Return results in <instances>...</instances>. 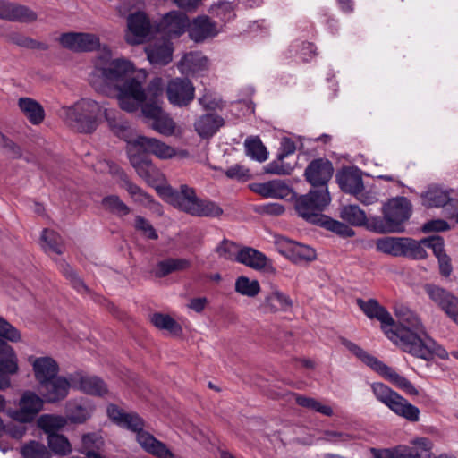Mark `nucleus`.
<instances>
[{
  "mask_svg": "<svg viewBox=\"0 0 458 458\" xmlns=\"http://www.w3.org/2000/svg\"><path fill=\"white\" fill-rule=\"evenodd\" d=\"M394 313L399 324L396 325L394 321V326H389V330L397 333L403 329L414 339L410 337L403 339L401 335H398L396 339H390L394 344L399 345L403 352L424 360H431L434 356L440 359L447 358L448 353L445 349L427 335L420 318L414 311L408 307L400 306L395 308Z\"/></svg>",
  "mask_w": 458,
  "mask_h": 458,
  "instance_id": "1",
  "label": "nucleus"
},
{
  "mask_svg": "<svg viewBox=\"0 0 458 458\" xmlns=\"http://www.w3.org/2000/svg\"><path fill=\"white\" fill-rule=\"evenodd\" d=\"M330 201V193L326 191L320 192L310 189L306 194L293 193L294 210L305 222L320 226L342 238L354 236L355 232L352 228L323 214Z\"/></svg>",
  "mask_w": 458,
  "mask_h": 458,
  "instance_id": "2",
  "label": "nucleus"
},
{
  "mask_svg": "<svg viewBox=\"0 0 458 458\" xmlns=\"http://www.w3.org/2000/svg\"><path fill=\"white\" fill-rule=\"evenodd\" d=\"M157 193L179 210L197 217H219L224 210L216 202L197 196L194 188L182 184L177 191L171 186L156 187Z\"/></svg>",
  "mask_w": 458,
  "mask_h": 458,
  "instance_id": "3",
  "label": "nucleus"
},
{
  "mask_svg": "<svg viewBox=\"0 0 458 458\" xmlns=\"http://www.w3.org/2000/svg\"><path fill=\"white\" fill-rule=\"evenodd\" d=\"M412 215V205L403 196L389 199L382 206V216L369 219V228L379 233H400Z\"/></svg>",
  "mask_w": 458,
  "mask_h": 458,
  "instance_id": "4",
  "label": "nucleus"
},
{
  "mask_svg": "<svg viewBox=\"0 0 458 458\" xmlns=\"http://www.w3.org/2000/svg\"><path fill=\"white\" fill-rule=\"evenodd\" d=\"M0 390L11 386V377L19 370L18 358L13 348L6 341L17 343L20 331L0 316Z\"/></svg>",
  "mask_w": 458,
  "mask_h": 458,
  "instance_id": "5",
  "label": "nucleus"
},
{
  "mask_svg": "<svg viewBox=\"0 0 458 458\" xmlns=\"http://www.w3.org/2000/svg\"><path fill=\"white\" fill-rule=\"evenodd\" d=\"M341 343L358 359L365 363L371 369L378 373L385 379L411 396H417L419 391L413 384L405 377L399 375L393 368L387 366L377 357L368 353L361 347L346 338H342Z\"/></svg>",
  "mask_w": 458,
  "mask_h": 458,
  "instance_id": "6",
  "label": "nucleus"
},
{
  "mask_svg": "<svg viewBox=\"0 0 458 458\" xmlns=\"http://www.w3.org/2000/svg\"><path fill=\"white\" fill-rule=\"evenodd\" d=\"M104 108L105 103L91 98H81L65 109V119L69 125L79 132L91 133L98 128Z\"/></svg>",
  "mask_w": 458,
  "mask_h": 458,
  "instance_id": "7",
  "label": "nucleus"
},
{
  "mask_svg": "<svg viewBox=\"0 0 458 458\" xmlns=\"http://www.w3.org/2000/svg\"><path fill=\"white\" fill-rule=\"evenodd\" d=\"M122 427L135 432L139 445L148 454L157 458H173L174 455L166 445L144 430L145 421L137 413H127Z\"/></svg>",
  "mask_w": 458,
  "mask_h": 458,
  "instance_id": "8",
  "label": "nucleus"
},
{
  "mask_svg": "<svg viewBox=\"0 0 458 458\" xmlns=\"http://www.w3.org/2000/svg\"><path fill=\"white\" fill-rule=\"evenodd\" d=\"M371 388L377 400L387 406L396 415L411 422L419 421L420 409L397 392L383 383H373Z\"/></svg>",
  "mask_w": 458,
  "mask_h": 458,
  "instance_id": "9",
  "label": "nucleus"
},
{
  "mask_svg": "<svg viewBox=\"0 0 458 458\" xmlns=\"http://www.w3.org/2000/svg\"><path fill=\"white\" fill-rule=\"evenodd\" d=\"M356 303L369 318H376L381 323V329L388 339H396L398 335H401L403 339H409V337L414 339L411 335L408 334V332L403 329L399 330V332L397 331V333L389 330V326H394V318L389 311L384 306L380 305L376 299L364 301L359 298L356 300Z\"/></svg>",
  "mask_w": 458,
  "mask_h": 458,
  "instance_id": "10",
  "label": "nucleus"
},
{
  "mask_svg": "<svg viewBox=\"0 0 458 458\" xmlns=\"http://www.w3.org/2000/svg\"><path fill=\"white\" fill-rule=\"evenodd\" d=\"M334 171L333 164L329 159L318 157L308 164L303 175L312 190L329 192L328 182L333 177Z\"/></svg>",
  "mask_w": 458,
  "mask_h": 458,
  "instance_id": "11",
  "label": "nucleus"
},
{
  "mask_svg": "<svg viewBox=\"0 0 458 458\" xmlns=\"http://www.w3.org/2000/svg\"><path fill=\"white\" fill-rule=\"evenodd\" d=\"M118 89V101L122 110L132 113L146 100L142 82L136 78L124 81Z\"/></svg>",
  "mask_w": 458,
  "mask_h": 458,
  "instance_id": "12",
  "label": "nucleus"
},
{
  "mask_svg": "<svg viewBox=\"0 0 458 458\" xmlns=\"http://www.w3.org/2000/svg\"><path fill=\"white\" fill-rule=\"evenodd\" d=\"M128 157L138 175L149 185H154L161 181L163 175L160 170L152 163L151 158L144 150L133 146V148L128 151Z\"/></svg>",
  "mask_w": 458,
  "mask_h": 458,
  "instance_id": "13",
  "label": "nucleus"
},
{
  "mask_svg": "<svg viewBox=\"0 0 458 458\" xmlns=\"http://www.w3.org/2000/svg\"><path fill=\"white\" fill-rule=\"evenodd\" d=\"M44 402L42 396L30 390L24 391L19 400V408L10 411L9 414L15 421L32 422L43 409Z\"/></svg>",
  "mask_w": 458,
  "mask_h": 458,
  "instance_id": "14",
  "label": "nucleus"
},
{
  "mask_svg": "<svg viewBox=\"0 0 458 458\" xmlns=\"http://www.w3.org/2000/svg\"><path fill=\"white\" fill-rule=\"evenodd\" d=\"M134 66L130 61L124 59H114L106 67L98 69L99 76L102 77L104 82L116 89L130 80L129 76L133 72Z\"/></svg>",
  "mask_w": 458,
  "mask_h": 458,
  "instance_id": "15",
  "label": "nucleus"
},
{
  "mask_svg": "<svg viewBox=\"0 0 458 458\" xmlns=\"http://www.w3.org/2000/svg\"><path fill=\"white\" fill-rule=\"evenodd\" d=\"M424 290L429 299L458 324V298L445 288L433 284H425Z\"/></svg>",
  "mask_w": 458,
  "mask_h": 458,
  "instance_id": "16",
  "label": "nucleus"
},
{
  "mask_svg": "<svg viewBox=\"0 0 458 458\" xmlns=\"http://www.w3.org/2000/svg\"><path fill=\"white\" fill-rule=\"evenodd\" d=\"M235 261L256 271L276 274V269L272 260L263 252L248 246L240 248L236 253Z\"/></svg>",
  "mask_w": 458,
  "mask_h": 458,
  "instance_id": "17",
  "label": "nucleus"
},
{
  "mask_svg": "<svg viewBox=\"0 0 458 458\" xmlns=\"http://www.w3.org/2000/svg\"><path fill=\"white\" fill-rule=\"evenodd\" d=\"M71 386L72 383L70 378L56 376L40 384L38 389L46 403H55L67 397Z\"/></svg>",
  "mask_w": 458,
  "mask_h": 458,
  "instance_id": "18",
  "label": "nucleus"
},
{
  "mask_svg": "<svg viewBox=\"0 0 458 458\" xmlns=\"http://www.w3.org/2000/svg\"><path fill=\"white\" fill-rule=\"evenodd\" d=\"M194 90L195 89L189 79L175 78L169 81L166 95L171 104L186 106L193 100Z\"/></svg>",
  "mask_w": 458,
  "mask_h": 458,
  "instance_id": "19",
  "label": "nucleus"
},
{
  "mask_svg": "<svg viewBox=\"0 0 458 458\" xmlns=\"http://www.w3.org/2000/svg\"><path fill=\"white\" fill-rule=\"evenodd\" d=\"M61 45L74 52H90L99 47V38L94 34L81 32L63 33L60 36Z\"/></svg>",
  "mask_w": 458,
  "mask_h": 458,
  "instance_id": "20",
  "label": "nucleus"
},
{
  "mask_svg": "<svg viewBox=\"0 0 458 458\" xmlns=\"http://www.w3.org/2000/svg\"><path fill=\"white\" fill-rule=\"evenodd\" d=\"M127 24L131 35L126 36V41L131 45L144 43L151 32L149 18L144 12L131 13L127 18Z\"/></svg>",
  "mask_w": 458,
  "mask_h": 458,
  "instance_id": "21",
  "label": "nucleus"
},
{
  "mask_svg": "<svg viewBox=\"0 0 458 458\" xmlns=\"http://www.w3.org/2000/svg\"><path fill=\"white\" fill-rule=\"evenodd\" d=\"M293 305L290 296L282 292L276 285L271 284L270 291L264 294L259 304V310L264 313L286 312Z\"/></svg>",
  "mask_w": 458,
  "mask_h": 458,
  "instance_id": "22",
  "label": "nucleus"
},
{
  "mask_svg": "<svg viewBox=\"0 0 458 458\" xmlns=\"http://www.w3.org/2000/svg\"><path fill=\"white\" fill-rule=\"evenodd\" d=\"M70 379L73 387L87 394L104 396L108 393L105 381L97 376H88L82 372H76L70 375Z\"/></svg>",
  "mask_w": 458,
  "mask_h": 458,
  "instance_id": "23",
  "label": "nucleus"
},
{
  "mask_svg": "<svg viewBox=\"0 0 458 458\" xmlns=\"http://www.w3.org/2000/svg\"><path fill=\"white\" fill-rule=\"evenodd\" d=\"M281 252L294 263L312 261L316 259V251L308 245L299 243L283 237L278 241Z\"/></svg>",
  "mask_w": 458,
  "mask_h": 458,
  "instance_id": "24",
  "label": "nucleus"
},
{
  "mask_svg": "<svg viewBox=\"0 0 458 458\" xmlns=\"http://www.w3.org/2000/svg\"><path fill=\"white\" fill-rule=\"evenodd\" d=\"M189 37L196 43L205 41L209 38H214L218 34L217 22L212 21L207 15H200L194 18L189 23Z\"/></svg>",
  "mask_w": 458,
  "mask_h": 458,
  "instance_id": "25",
  "label": "nucleus"
},
{
  "mask_svg": "<svg viewBox=\"0 0 458 458\" xmlns=\"http://www.w3.org/2000/svg\"><path fill=\"white\" fill-rule=\"evenodd\" d=\"M432 443L426 437L419 439L415 446L398 445L384 454L386 458H432Z\"/></svg>",
  "mask_w": 458,
  "mask_h": 458,
  "instance_id": "26",
  "label": "nucleus"
},
{
  "mask_svg": "<svg viewBox=\"0 0 458 458\" xmlns=\"http://www.w3.org/2000/svg\"><path fill=\"white\" fill-rule=\"evenodd\" d=\"M28 360L32 366L34 376L38 386L58 376L59 365L52 357L30 356Z\"/></svg>",
  "mask_w": 458,
  "mask_h": 458,
  "instance_id": "27",
  "label": "nucleus"
},
{
  "mask_svg": "<svg viewBox=\"0 0 458 458\" xmlns=\"http://www.w3.org/2000/svg\"><path fill=\"white\" fill-rule=\"evenodd\" d=\"M335 180L339 188L345 193L359 194L363 191V180L357 169L344 166L337 171Z\"/></svg>",
  "mask_w": 458,
  "mask_h": 458,
  "instance_id": "28",
  "label": "nucleus"
},
{
  "mask_svg": "<svg viewBox=\"0 0 458 458\" xmlns=\"http://www.w3.org/2000/svg\"><path fill=\"white\" fill-rule=\"evenodd\" d=\"M133 145L144 150L148 156L153 154L161 159L172 158L176 154L174 148L155 138L138 136Z\"/></svg>",
  "mask_w": 458,
  "mask_h": 458,
  "instance_id": "29",
  "label": "nucleus"
},
{
  "mask_svg": "<svg viewBox=\"0 0 458 458\" xmlns=\"http://www.w3.org/2000/svg\"><path fill=\"white\" fill-rule=\"evenodd\" d=\"M173 51V44L166 39L154 41L145 47L147 58L150 64L161 66L172 61Z\"/></svg>",
  "mask_w": 458,
  "mask_h": 458,
  "instance_id": "30",
  "label": "nucleus"
},
{
  "mask_svg": "<svg viewBox=\"0 0 458 458\" xmlns=\"http://www.w3.org/2000/svg\"><path fill=\"white\" fill-rule=\"evenodd\" d=\"M94 410L95 406L89 400H71L65 406V418L67 421L82 424L92 416Z\"/></svg>",
  "mask_w": 458,
  "mask_h": 458,
  "instance_id": "31",
  "label": "nucleus"
},
{
  "mask_svg": "<svg viewBox=\"0 0 458 458\" xmlns=\"http://www.w3.org/2000/svg\"><path fill=\"white\" fill-rule=\"evenodd\" d=\"M189 23L186 14L173 11L163 17L161 25L169 36L179 37L188 30Z\"/></svg>",
  "mask_w": 458,
  "mask_h": 458,
  "instance_id": "32",
  "label": "nucleus"
},
{
  "mask_svg": "<svg viewBox=\"0 0 458 458\" xmlns=\"http://www.w3.org/2000/svg\"><path fill=\"white\" fill-rule=\"evenodd\" d=\"M452 190H446L437 185H431L421 193V204L427 208H440L452 200Z\"/></svg>",
  "mask_w": 458,
  "mask_h": 458,
  "instance_id": "33",
  "label": "nucleus"
},
{
  "mask_svg": "<svg viewBox=\"0 0 458 458\" xmlns=\"http://www.w3.org/2000/svg\"><path fill=\"white\" fill-rule=\"evenodd\" d=\"M208 59L200 52L186 53L178 63V68L186 75L194 74L208 69Z\"/></svg>",
  "mask_w": 458,
  "mask_h": 458,
  "instance_id": "34",
  "label": "nucleus"
},
{
  "mask_svg": "<svg viewBox=\"0 0 458 458\" xmlns=\"http://www.w3.org/2000/svg\"><path fill=\"white\" fill-rule=\"evenodd\" d=\"M225 124L220 115L207 114L201 115L194 123L195 131L203 139L212 137Z\"/></svg>",
  "mask_w": 458,
  "mask_h": 458,
  "instance_id": "35",
  "label": "nucleus"
},
{
  "mask_svg": "<svg viewBox=\"0 0 458 458\" xmlns=\"http://www.w3.org/2000/svg\"><path fill=\"white\" fill-rule=\"evenodd\" d=\"M339 217L348 225L352 226H364L369 225V219L363 209L356 204L344 205L339 208Z\"/></svg>",
  "mask_w": 458,
  "mask_h": 458,
  "instance_id": "36",
  "label": "nucleus"
},
{
  "mask_svg": "<svg viewBox=\"0 0 458 458\" xmlns=\"http://www.w3.org/2000/svg\"><path fill=\"white\" fill-rule=\"evenodd\" d=\"M18 106L30 123L40 124L45 118V110L41 104L31 98H20Z\"/></svg>",
  "mask_w": 458,
  "mask_h": 458,
  "instance_id": "37",
  "label": "nucleus"
},
{
  "mask_svg": "<svg viewBox=\"0 0 458 458\" xmlns=\"http://www.w3.org/2000/svg\"><path fill=\"white\" fill-rule=\"evenodd\" d=\"M104 116L111 131L119 138L126 140L130 133V124L121 113L114 109L104 108Z\"/></svg>",
  "mask_w": 458,
  "mask_h": 458,
  "instance_id": "38",
  "label": "nucleus"
},
{
  "mask_svg": "<svg viewBox=\"0 0 458 458\" xmlns=\"http://www.w3.org/2000/svg\"><path fill=\"white\" fill-rule=\"evenodd\" d=\"M423 239L418 241L410 237H403L402 256L411 260H422L428 258Z\"/></svg>",
  "mask_w": 458,
  "mask_h": 458,
  "instance_id": "39",
  "label": "nucleus"
},
{
  "mask_svg": "<svg viewBox=\"0 0 458 458\" xmlns=\"http://www.w3.org/2000/svg\"><path fill=\"white\" fill-rule=\"evenodd\" d=\"M190 267L191 261L186 259H166L157 264L155 276L162 278L173 272L186 270Z\"/></svg>",
  "mask_w": 458,
  "mask_h": 458,
  "instance_id": "40",
  "label": "nucleus"
},
{
  "mask_svg": "<svg viewBox=\"0 0 458 458\" xmlns=\"http://www.w3.org/2000/svg\"><path fill=\"white\" fill-rule=\"evenodd\" d=\"M38 427L47 436L58 434L67 425V419L62 415L43 414L37 420Z\"/></svg>",
  "mask_w": 458,
  "mask_h": 458,
  "instance_id": "41",
  "label": "nucleus"
},
{
  "mask_svg": "<svg viewBox=\"0 0 458 458\" xmlns=\"http://www.w3.org/2000/svg\"><path fill=\"white\" fill-rule=\"evenodd\" d=\"M151 323L160 330H166L171 335L178 336L182 333V326L170 315L156 312L150 317Z\"/></svg>",
  "mask_w": 458,
  "mask_h": 458,
  "instance_id": "42",
  "label": "nucleus"
},
{
  "mask_svg": "<svg viewBox=\"0 0 458 458\" xmlns=\"http://www.w3.org/2000/svg\"><path fill=\"white\" fill-rule=\"evenodd\" d=\"M101 206L106 212L118 217L125 216L131 211V208L115 194L104 197L101 200Z\"/></svg>",
  "mask_w": 458,
  "mask_h": 458,
  "instance_id": "43",
  "label": "nucleus"
},
{
  "mask_svg": "<svg viewBox=\"0 0 458 458\" xmlns=\"http://www.w3.org/2000/svg\"><path fill=\"white\" fill-rule=\"evenodd\" d=\"M37 18V13L28 6L13 3L9 4L7 21L30 23L35 21Z\"/></svg>",
  "mask_w": 458,
  "mask_h": 458,
  "instance_id": "44",
  "label": "nucleus"
},
{
  "mask_svg": "<svg viewBox=\"0 0 458 458\" xmlns=\"http://www.w3.org/2000/svg\"><path fill=\"white\" fill-rule=\"evenodd\" d=\"M403 237L386 236L377 239V250L393 257H401Z\"/></svg>",
  "mask_w": 458,
  "mask_h": 458,
  "instance_id": "45",
  "label": "nucleus"
},
{
  "mask_svg": "<svg viewBox=\"0 0 458 458\" xmlns=\"http://www.w3.org/2000/svg\"><path fill=\"white\" fill-rule=\"evenodd\" d=\"M246 155L258 162L267 159V151L259 136L248 137L244 142Z\"/></svg>",
  "mask_w": 458,
  "mask_h": 458,
  "instance_id": "46",
  "label": "nucleus"
},
{
  "mask_svg": "<svg viewBox=\"0 0 458 458\" xmlns=\"http://www.w3.org/2000/svg\"><path fill=\"white\" fill-rule=\"evenodd\" d=\"M234 289L239 294L250 298L256 297L261 291L260 284L258 280H250L245 276H241L236 279Z\"/></svg>",
  "mask_w": 458,
  "mask_h": 458,
  "instance_id": "47",
  "label": "nucleus"
},
{
  "mask_svg": "<svg viewBox=\"0 0 458 458\" xmlns=\"http://www.w3.org/2000/svg\"><path fill=\"white\" fill-rule=\"evenodd\" d=\"M294 397L295 403L299 406L310 409L327 417H331L334 414L333 409L330 406L322 404L315 398L308 397L300 394H294Z\"/></svg>",
  "mask_w": 458,
  "mask_h": 458,
  "instance_id": "48",
  "label": "nucleus"
},
{
  "mask_svg": "<svg viewBox=\"0 0 458 458\" xmlns=\"http://www.w3.org/2000/svg\"><path fill=\"white\" fill-rule=\"evenodd\" d=\"M47 445L51 452L59 456H65L72 452V445L68 438L61 434L47 436Z\"/></svg>",
  "mask_w": 458,
  "mask_h": 458,
  "instance_id": "49",
  "label": "nucleus"
},
{
  "mask_svg": "<svg viewBox=\"0 0 458 458\" xmlns=\"http://www.w3.org/2000/svg\"><path fill=\"white\" fill-rule=\"evenodd\" d=\"M21 454L23 458H51L50 452L45 445L35 440L22 445Z\"/></svg>",
  "mask_w": 458,
  "mask_h": 458,
  "instance_id": "50",
  "label": "nucleus"
},
{
  "mask_svg": "<svg viewBox=\"0 0 458 458\" xmlns=\"http://www.w3.org/2000/svg\"><path fill=\"white\" fill-rule=\"evenodd\" d=\"M209 13L223 23L230 21L235 17L233 7L229 2H219L211 5Z\"/></svg>",
  "mask_w": 458,
  "mask_h": 458,
  "instance_id": "51",
  "label": "nucleus"
},
{
  "mask_svg": "<svg viewBox=\"0 0 458 458\" xmlns=\"http://www.w3.org/2000/svg\"><path fill=\"white\" fill-rule=\"evenodd\" d=\"M151 128L165 136H171L174 133L176 124L168 114L163 113L150 124Z\"/></svg>",
  "mask_w": 458,
  "mask_h": 458,
  "instance_id": "52",
  "label": "nucleus"
},
{
  "mask_svg": "<svg viewBox=\"0 0 458 458\" xmlns=\"http://www.w3.org/2000/svg\"><path fill=\"white\" fill-rule=\"evenodd\" d=\"M124 188L131 195V197L133 198L136 201L143 203L149 208H152V205L159 206V204L154 200L150 194L144 191L140 186L136 185L132 182L128 183Z\"/></svg>",
  "mask_w": 458,
  "mask_h": 458,
  "instance_id": "53",
  "label": "nucleus"
},
{
  "mask_svg": "<svg viewBox=\"0 0 458 458\" xmlns=\"http://www.w3.org/2000/svg\"><path fill=\"white\" fill-rule=\"evenodd\" d=\"M64 276L70 281L72 286L80 293H90V289L85 284L83 280L78 276L76 272L68 265L63 267Z\"/></svg>",
  "mask_w": 458,
  "mask_h": 458,
  "instance_id": "54",
  "label": "nucleus"
},
{
  "mask_svg": "<svg viewBox=\"0 0 458 458\" xmlns=\"http://www.w3.org/2000/svg\"><path fill=\"white\" fill-rule=\"evenodd\" d=\"M293 170V167L290 164L284 163V159H279L278 156L276 160L271 161L264 167L266 174L278 175H289Z\"/></svg>",
  "mask_w": 458,
  "mask_h": 458,
  "instance_id": "55",
  "label": "nucleus"
},
{
  "mask_svg": "<svg viewBox=\"0 0 458 458\" xmlns=\"http://www.w3.org/2000/svg\"><path fill=\"white\" fill-rule=\"evenodd\" d=\"M425 248L432 250L433 254L437 259L447 255L445 250V241L443 237L439 235H433L423 238Z\"/></svg>",
  "mask_w": 458,
  "mask_h": 458,
  "instance_id": "56",
  "label": "nucleus"
},
{
  "mask_svg": "<svg viewBox=\"0 0 458 458\" xmlns=\"http://www.w3.org/2000/svg\"><path fill=\"white\" fill-rule=\"evenodd\" d=\"M216 251L220 257L235 261L238 246L235 242L224 239L216 247Z\"/></svg>",
  "mask_w": 458,
  "mask_h": 458,
  "instance_id": "57",
  "label": "nucleus"
},
{
  "mask_svg": "<svg viewBox=\"0 0 458 458\" xmlns=\"http://www.w3.org/2000/svg\"><path fill=\"white\" fill-rule=\"evenodd\" d=\"M270 183V193L271 198L274 199H284L288 197L290 194H293V190L282 180H272L269 181Z\"/></svg>",
  "mask_w": 458,
  "mask_h": 458,
  "instance_id": "58",
  "label": "nucleus"
},
{
  "mask_svg": "<svg viewBox=\"0 0 458 458\" xmlns=\"http://www.w3.org/2000/svg\"><path fill=\"white\" fill-rule=\"evenodd\" d=\"M134 227L137 231L141 232L147 238L150 240L158 239V234L153 225L141 216H137L135 217Z\"/></svg>",
  "mask_w": 458,
  "mask_h": 458,
  "instance_id": "59",
  "label": "nucleus"
},
{
  "mask_svg": "<svg viewBox=\"0 0 458 458\" xmlns=\"http://www.w3.org/2000/svg\"><path fill=\"white\" fill-rule=\"evenodd\" d=\"M321 439L331 443H345L354 439V437L347 432L336 430H325Z\"/></svg>",
  "mask_w": 458,
  "mask_h": 458,
  "instance_id": "60",
  "label": "nucleus"
},
{
  "mask_svg": "<svg viewBox=\"0 0 458 458\" xmlns=\"http://www.w3.org/2000/svg\"><path fill=\"white\" fill-rule=\"evenodd\" d=\"M141 111L146 118L151 119L152 122L158 118L163 113V109L159 106L157 102L150 99L149 102L141 105Z\"/></svg>",
  "mask_w": 458,
  "mask_h": 458,
  "instance_id": "61",
  "label": "nucleus"
},
{
  "mask_svg": "<svg viewBox=\"0 0 458 458\" xmlns=\"http://www.w3.org/2000/svg\"><path fill=\"white\" fill-rule=\"evenodd\" d=\"M56 238L57 234L54 231L48 229H44L42 231L41 240L47 244L49 250L56 254H61L62 248L57 242Z\"/></svg>",
  "mask_w": 458,
  "mask_h": 458,
  "instance_id": "62",
  "label": "nucleus"
},
{
  "mask_svg": "<svg viewBox=\"0 0 458 458\" xmlns=\"http://www.w3.org/2000/svg\"><path fill=\"white\" fill-rule=\"evenodd\" d=\"M164 82L160 77H154L148 83L146 92V98L156 100L163 93Z\"/></svg>",
  "mask_w": 458,
  "mask_h": 458,
  "instance_id": "63",
  "label": "nucleus"
},
{
  "mask_svg": "<svg viewBox=\"0 0 458 458\" xmlns=\"http://www.w3.org/2000/svg\"><path fill=\"white\" fill-rule=\"evenodd\" d=\"M295 150L296 146L294 141L288 137H283L278 149V158L284 159L288 156L293 154Z\"/></svg>",
  "mask_w": 458,
  "mask_h": 458,
  "instance_id": "64",
  "label": "nucleus"
}]
</instances>
